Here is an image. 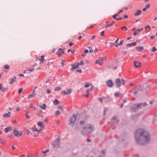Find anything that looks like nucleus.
<instances>
[{"label":"nucleus","mask_w":157,"mask_h":157,"mask_svg":"<svg viewBox=\"0 0 157 157\" xmlns=\"http://www.w3.org/2000/svg\"><path fill=\"white\" fill-rule=\"evenodd\" d=\"M135 135L136 142L139 144H145L148 143L150 141V137L149 134L143 129H137Z\"/></svg>","instance_id":"1"},{"label":"nucleus","mask_w":157,"mask_h":157,"mask_svg":"<svg viewBox=\"0 0 157 157\" xmlns=\"http://www.w3.org/2000/svg\"><path fill=\"white\" fill-rule=\"evenodd\" d=\"M94 130V126L90 124H87L82 128L81 130V133L83 135H86L92 133Z\"/></svg>","instance_id":"2"},{"label":"nucleus","mask_w":157,"mask_h":157,"mask_svg":"<svg viewBox=\"0 0 157 157\" xmlns=\"http://www.w3.org/2000/svg\"><path fill=\"white\" fill-rule=\"evenodd\" d=\"M125 83L123 79L121 80L119 78H117L115 81V84L117 86V88L120 87L121 85H124Z\"/></svg>","instance_id":"3"},{"label":"nucleus","mask_w":157,"mask_h":157,"mask_svg":"<svg viewBox=\"0 0 157 157\" xmlns=\"http://www.w3.org/2000/svg\"><path fill=\"white\" fill-rule=\"evenodd\" d=\"M106 57H101L98 59L96 60L95 63L98 64L100 66H101L103 64V62L106 60Z\"/></svg>","instance_id":"4"},{"label":"nucleus","mask_w":157,"mask_h":157,"mask_svg":"<svg viewBox=\"0 0 157 157\" xmlns=\"http://www.w3.org/2000/svg\"><path fill=\"white\" fill-rule=\"evenodd\" d=\"M76 119V117L75 116V115L73 114L70 119V122L69 123V125L72 126H73L74 124Z\"/></svg>","instance_id":"5"},{"label":"nucleus","mask_w":157,"mask_h":157,"mask_svg":"<svg viewBox=\"0 0 157 157\" xmlns=\"http://www.w3.org/2000/svg\"><path fill=\"white\" fill-rule=\"evenodd\" d=\"M147 105L146 103H140L139 104L134 105V107L136 109H138L139 108H142L143 107Z\"/></svg>","instance_id":"6"},{"label":"nucleus","mask_w":157,"mask_h":157,"mask_svg":"<svg viewBox=\"0 0 157 157\" xmlns=\"http://www.w3.org/2000/svg\"><path fill=\"white\" fill-rule=\"evenodd\" d=\"M23 133V132L22 131H18L16 129H14L13 134L16 137H19L21 136Z\"/></svg>","instance_id":"7"},{"label":"nucleus","mask_w":157,"mask_h":157,"mask_svg":"<svg viewBox=\"0 0 157 157\" xmlns=\"http://www.w3.org/2000/svg\"><path fill=\"white\" fill-rule=\"evenodd\" d=\"M106 84L108 86L112 87L113 85V83L111 80H109L106 82Z\"/></svg>","instance_id":"8"},{"label":"nucleus","mask_w":157,"mask_h":157,"mask_svg":"<svg viewBox=\"0 0 157 157\" xmlns=\"http://www.w3.org/2000/svg\"><path fill=\"white\" fill-rule=\"evenodd\" d=\"M62 50L63 49L61 48H59L58 49V51L56 53L58 56L60 57L61 56L62 54L64 53V51H63Z\"/></svg>","instance_id":"9"},{"label":"nucleus","mask_w":157,"mask_h":157,"mask_svg":"<svg viewBox=\"0 0 157 157\" xmlns=\"http://www.w3.org/2000/svg\"><path fill=\"white\" fill-rule=\"evenodd\" d=\"M134 65L136 68H139L141 67V64L139 62L135 61L134 62Z\"/></svg>","instance_id":"10"},{"label":"nucleus","mask_w":157,"mask_h":157,"mask_svg":"<svg viewBox=\"0 0 157 157\" xmlns=\"http://www.w3.org/2000/svg\"><path fill=\"white\" fill-rule=\"evenodd\" d=\"M71 66L72 67V68L71 69V70H73L74 69L77 68L79 67V63L76 62L74 64H72Z\"/></svg>","instance_id":"11"},{"label":"nucleus","mask_w":157,"mask_h":157,"mask_svg":"<svg viewBox=\"0 0 157 157\" xmlns=\"http://www.w3.org/2000/svg\"><path fill=\"white\" fill-rule=\"evenodd\" d=\"M10 116V112H8L7 113L4 114L3 115V117L4 118H8Z\"/></svg>","instance_id":"12"},{"label":"nucleus","mask_w":157,"mask_h":157,"mask_svg":"<svg viewBox=\"0 0 157 157\" xmlns=\"http://www.w3.org/2000/svg\"><path fill=\"white\" fill-rule=\"evenodd\" d=\"M37 125L38 126L40 127L41 128L44 127V123L42 121H40L37 123Z\"/></svg>","instance_id":"13"},{"label":"nucleus","mask_w":157,"mask_h":157,"mask_svg":"<svg viewBox=\"0 0 157 157\" xmlns=\"http://www.w3.org/2000/svg\"><path fill=\"white\" fill-rule=\"evenodd\" d=\"M12 129V128L11 127H9L7 128H6L4 129V130L6 132H8L10 131Z\"/></svg>","instance_id":"14"},{"label":"nucleus","mask_w":157,"mask_h":157,"mask_svg":"<svg viewBox=\"0 0 157 157\" xmlns=\"http://www.w3.org/2000/svg\"><path fill=\"white\" fill-rule=\"evenodd\" d=\"M34 90H33V94H30L29 96L28 97V98L29 99L31 98L34 97H35V95H34V93H35Z\"/></svg>","instance_id":"15"},{"label":"nucleus","mask_w":157,"mask_h":157,"mask_svg":"<svg viewBox=\"0 0 157 157\" xmlns=\"http://www.w3.org/2000/svg\"><path fill=\"white\" fill-rule=\"evenodd\" d=\"M41 59H40L39 60L40 61V63H44V56H41Z\"/></svg>","instance_id":"16"},{"label":"nucleus","mask_w":157,"mask_h":157,"mask_svg":"<svg viewBox=\"0 0 157 157\" xmlns=\"http://www.w3.org/2000/svg\"><path fill=\"white\" fill-rule=\"evenodd\" d=\"M39 107L43 110H45L46 108V104H44L43 105H40Z\"/></svg>","instance_id":"17"},{"label":"nucleus","mask_w":157,"mask_h":157,"mask_svg":"<svg viewBox=\"0 0 157 157\" xmlns=\"http://www.w3.org/2000/svg\"><path fill=\"white\" fill-rule=\"evenodd\" d=\"M136 49L138 51H141L144 49V47L142 46L137 47L136 48Z\"/></svg>","instance_id":"18"},{"label":"nucleus","mask_w":157,"mask_h":157,"mask_svg":"<svg viewBox=\"0 0 157 157\" xmlns=\"http://www.w3.org/2000/svg\"><path fill=\"white\" fill-rule=\"evenodd\" d=\"M16 77H14L13 78L11 79L10 82V84H12L16 80Z\"/></svg>","instance_id":"19"},{"label":"nucleus","mask_w":157,"mask_h":157,"mask_svg":"<svg viewBox=\"0 0 157 157\" xmlns=\"http://www.w3.org/2000/svg\"><path fill=\"white\" fill-rule=\"evenodd\" d=\"M157 51V49L155 46L151 48V50H150L152 52H155Z\"/></svg>","instance_id":"20"},{"label":"nucleus","mask_w":157,"mask_h":157,"mask_svg":"<svg viewBox=\"0 0 157 157\" xmlns=\"http://www.w3.org/2000/svg\"><path fill=\"white\" fill-rule=\"evenodd\" d=\"M141 11L140 10H137L136 12L135 13V16H138L141 13Z\"/></svg>","instance_id":"21"},{"label":"nucleus","mask_w":157,"mask_h":157,"mask_svg":"<svg viewBox=\"0 0 157 157\" xmlns=\"http://www.w3.org/2000/svg\"><path fill=\"white\" fill-rule=\"evenodd\" d=\"M72 91V90L71 89H67V94H68L71 93Z\"/></svg>","instance_id":"22"},{"label":"nucleus","mask_w":157,"mask_h":157,"mask_svg":"<svg viewBox=\"0 0 157 157\" xmlns=\"http://www.w3.org/2000/svg\"><path fill=\"white\" fill-rule=\"evenodd\" d=\"M4 68L6 69H9L10 68V66L8 64L5 65L4 66Z\"/></svg>","instance_id":"23"},{"label":"nucleus","mask_w":157,"mask_h":157,"mask_svg":"<svg viewBox=\"0 0 157 157\" xmlns=\"http://www.w3.org/2000/svg\"><path fill=\"white\" fill-rule=\"evenodd\" d=\"M54 104L55 105H57L59 104V101L57 100H55L54 101Z\"/></svg>","instance_id":"24"},{"label":"nucleus","mask_w":157,"mask_h":157,"mask_svg":"<svg viewBox=\"0 0 157 157\" xmlns=\"http://www.w3.org/2000/svg\"><path fill=\"white\" fill-rule=\"evenodd\" d=\"M114 22L113 21L112 22V23H111L109 24H108V25H106L105 26V27L106 28V27H108L112 26L113 25V24H114Z\"/></svg>","instance_id":"25"},{"label":"nucleus","mask_w":157,"mask_h":157,"mask_svg":"<svg viewBox=\"0 0 157 157\" xmlns=\"http://www.w3.org/2000/svg\"><path fill=\"white\" fill-rule=\"evenodd\" d=\"M121 95V94L119 92H116L114 94V95L116 97H119Z\"/></svg>","instance_id":"26"},{"label":"nucleus","mask_w":157,"mask_h":157,"mask_svg":"<svg viewBox=\"0 0 157 157\" xmlns=\"http://www.w3.org/2000/svg\"><path fill=\"white\" fill-rule=\"evenodd\" d=\"M8 87H7L6 88L3 87L1 90H2V91H3V92H5L7 91L8 90Z\"/></svg>","instance_id":"27"},{"label":"nucleus","mask_w":157,"mask_h":157,"mask_svg":"<svg viewBox=\"0 0 157 157\" xmlns=\"http://www.w3.org/2000/svg\"><path fill=\"white\" fill-rule=\"evenodd\" d=\"M0 143L2 144H4L5 143V141L2 139H1L0 140Z\"/></svg>","instance_id":"28"},{"label":"nucleus","mask_w":157,"mask_h":157,"mask_svg":"<svg viewBox=\"0 0 157 157\" xmlns=\"http://www.w3.org/2000/svg\"><path fill=\"white\" fill-rule=\"evenodd\" d=\"M61 89V88L59 87H57L55 88V90L56 91H58Z\"/></svg>","instance_id":"29"},{"label":"nucleus","mask_w":157,"mask_h":157,"mask_svg":"<svg viewBox=\"0 0 157 157\" xmlns=\"http://www.w3.org/2000/svg\"><path fill=\"white\" fill-rule=\"evenodd\" d=\"M90 84L88 83H86V84L84 86L85 88H87L89 86H90Z\"/></svg>","instance_id":"30"},{"label":"nucleus","mask_w":157,"mask_h":157,"mask_svg":"<svg viewBox=\"0 0 157 157\" xmlns=\"http://www.w3.org/2000/svg\"><path fill=\"white\" fill-rule=\"evenodd\" d=\"M89 52H90V53H92L93 52V49H92V48L91 47H89Z\"/></svg>","instance_id":"31"},{"label":"nucleus","mask_w":157,"mask_h":157,"mask_svg":"<svg viewBox=\"0 0 157 157\" xmlns=\"http://www.w3.org/2000/svg\"><path fill=\"white\" fill-rule=\"evenodd\" d=\"M60 113V112L59 110H57L55 113L56 115H59Z\"/></svg>","instance_id":"32"},{"label":"nucleus","mask_w":157,"mask_h":157,"mask_svg":"<svg viewBox=\"0 0 157 157\" xmlns=\"http://www.w3.org/2000/svg\"><path fill=\"white\" fill-rule=\"evenodd\" d=\"M121 29H123L125 30H128V28L125 26H124V27H121Z\"/></svg>","instance_id":"33"},{"label":"nucleus","mask_w":157,"mask_h":157,"mask_svg":"<svg viewBox=\"0 0 157 157\" xmlns=\"http://www.w3.org/2000/svg\"><path fill=\"white\" fill-rule=\"evenodd\" d=\"M49 151V150L48 149L46 150L45 151H42V153L44 154H45L47 153Z\"/></svg>","instance_id":"34"},{"label":"nucleus","mask_w":157,"mask_h":157,"mask_svg":"<svg viewBox=\"0 0 157 157\" xmlns=\"http://www.w3.org/2000/svg\"><path fill=\"white\" fill-rule=\"evenodd\" d=\"M84 63V62L83 61H81L80 62V63H79V65H83Z\"/></svg>","instance_id":"35"},{"label":"nucleus","mask_w":157,"mask_h":157,"mask_svg":"<svg viewBox=\"0 0 157 157\" xmlns=\"http://www.w3.org/2000/svg\"><path fill=\"white\" fill-rule=\"evenodd\" d=\"M62 94L63 95H67V92L65 91H63L62 92Z\"/></svg>","instance_id":"36"},{"label":"nucleus","mask_w":157,"mask_h":157,"mask_svg":"<svg viewBox=\"0 0 157 157\" xmlns=\"http://www.w3.org/2000/svg\"><path fill=\"white\" fill-rule=\"evenodd\" d=\"M27 69H28V71H30V72H32L33 71V70H34V68L29 69L27 68Z\"/></svg>","instance_id":"37"},{"label":"nucleus","mask_w":157,"mask_h":157,"mask_svg":"<svg viewBox=\"0 0 157 157\" xmlns=\"http://www.w3.org/2000/svg\"><path fill=\"white\" fill-rule=\"evenodd\" d=\"M143 28L138 29H137V31H138V33H139V32L142 31L143 30Z\"/></svg>","instance_id":"38"},{"label":"nucleus","mask_w":157,"mask_h":157,"mask_svg":"<svg viewBox=\"0 0 157 157\" xmlns=\"http://www.w3.org/2000/svg\"><path fill=\"white\" fill-rule=\"evenodd\" d=\"M145 29H148L149 31L150 30V26H146L145 27Z\"/></svg>","instance_id":"39"},{"label":"nucleus","mask_w":157,"mask_h":157,"mask_svg":"<svg viewBox=\"0 0 157 157\" xmlns=\"http://www.w3.org/2000/svg\"><path fill=\"white\" fill-rule=\"evenodd\" d=\"M61 61H62V66L63 67L64 65V62H65V60L63 59H62V60Z\"/></svg>","instance_id":"40"},{"label":"nucleus","mask_w":157,"mask_h":157,"mask_svg":"<svg viewBox=\"0 0 157 157\" xmlns=\"http://www.w3.org/2000/svg\"><path fill=\"white\" fill-rule=\"evenodd\" d=\"M58 109H60L62 111L63 110V108L61 106H59L58 107Z\"/></svg>","instance_id":"41"},{"label":"nucleus","mask_w":157,"mask_h":157,"mask_svg":"<svg viewBox=\"0 0 157 157\" xmlns=\"http://www.w3.org/2000/svg\"><path fill=\"white\" fill-rule=\"evenodd\" d=\"M85 122V121H81L80 122V124L82 125L84 124Z\"/></svg>","instance_id":"42"},{"label":"nucleus","mask_w":157,"mask_h":157,"mask_svg":"<svg viewBox=\"0 0 157 157\" xmlns=\"http://www.w3.org/2000/svg\"><path fill=\"white\" fill-rule=\"evenodd\" d=\"M22 88L19 89V91H18V93L19 94L20 93H21L22 92Z\"/></svg>","instance_id":"43"},{"label":"nucleus","mask_w":157,"mask_h":157,"mask_svg":"<svg viewBox=\"0 0 157 157\" xmlns=\"http://www.w3.org/2000/svg\"><path fill=\"white\" fill-rule=\"evenodd\" d=\"M136 42H133V43H131V45H132H132L133 46H134L136 45Z\"/></svg>","instance_id":"44"},{"label":"nucleus","mask_w":157,"mask_h":157,"mask_svg":"<svg viewBox=\"0 0 157 157\" xmlns=\"http://www.w3.org/2000/svg\"><path fill=\"white\" fill-rule=\"evenodd\" d=\"M117 118V117H114L113 118L112 120V121L113 122Z\"/></svg>","instance_id":"45"},{"label":"nucleus","mask_w":157,"mask_h":157,"mask_svg":"<svg viewBox=\"0 0 157 157\" xmlns=\"http://www.w3.org/2000/svg\"><path fill=\"white\" fill-rule=\"evenodd\" d=\"M138 33L137 31H136L135 32L133 33V35L134 36L136 35V34Z\"/></svg>","instance_id":"46"},{"label":"nucleus","mask_w":157,"mask_h":157,"mask_svg":"<svg viewBox=\"0 0 157 157\" xmlns=\"http://www.w3.org/2000/svg\"><path fill=\"white\" fill-rule=\"evenodd\" d=\"M123 42L124 41L123 40H121L119 44V45H122L123 44Z\"/></svg>","instance_id":"47"},{"label":"nucleus","mask_w":157,"mask_h":157,"mask_svg":"<svg viewBox=\"0 0 157 157\" xmlns=\"http://www.w3.org/2000/svg\"><path fill=\"white\" fill-rule=\"evenodd\" d=\"M48 118L47 117H46L44 119V121L46 122H47L48 121Z\"/></svg>","instance_id":"48"},{"label":"nucleus","mask_w":157,"mask_h":157,"mask_svg":"<svg viewBox=\"0 0 157 157\" xmlns=\"http://www.w3.org/2000/svg\"><path fill=\"white\" fill-rule=\"evenodd\" d=\"M104 31H103L101 32V36H104Z\"/></svg>","instance_id":"49"},{"label":"nucleus","mask_w":157,"mask_h":157,"mask_svg":"<svg viewBox=\"0 0 157 157\" xmlns=\"http://www.w3.org/2000/svg\"><path fill=\"white\" fill-rule=\"evenodd\" d=\"M74 44V43H72L71 42H70L69 43V45L70 46H71L72 45H73Z\"/></svg>","instance_id":"50"},{"label":"nucleus","mask_w":157,"mask_h":157,"mask_svg":"<svg viewBox=\"0 0 157 157\" xmlns=\"http://www.w3.org/2000/svg\"><path fill=\"white\" fill-rule=\"evenodd\" d=\"M46 92L48 94H49L50 92V90L49 89H47L46 90Z\"/></svg>","instance_id":"51"},{"label":"nucleus","mask_w":157,"mask_h":157,"mask_svg":"<svg viewBox=\"0 0 157 157\" xmlns=\"http://www.w3.org/2000/svg\"><path fill=\"white\" fill-rule=\"evenodd\" d=\"M155 35H154L153 36H151V37H150V39L151 40H152V39H153L155 37Z\"/></svg>","instance_id":"52"},{"label":"nucleus","mask_w":157,"mask_h":157,"mask_svg":"<svg viewBox=\"0 0 157 157\" xmlns=\"http://www.w3.org/2000/svg\"><path fill=\"white\" fill-rule=\"evenodd\" d=\"M76 71L77 72H80V73H81L82 72V70L81 69H79V70H76Z\"/></svg>","instance_id":"53"},{"label":"nucleus","mask_w":157,"mask_h":157,"mask_svg":"<svg viewBox=\"0 0 157 157\" xmlns=\"http://www.w3.org/2000/svg\"><path fill=\"white\" fill-rule=\"evenodd\" d=\"M2 88V83L0 84V90H1Z\"/></svg>","instance_id":"54"},{"label":"nucleus","mask_w":157,"mask_h":157,"mask_svg":"<svg viewBox=\"0 0 157 157\" xmlns=\"http://www.w3.org/2000/svg\"><path fill=\"white\" fill-rule=\"evenodd\" d=\"M88 50L87 49H86V50H85L84 51V53H85V54H86V53H88Z\"/></svg>","instance_id":"55"},{"label":"nucleus","mask_w":157,"mask_h":157,"mask_svg":"<svg viewBox=\"0 0 157 157\" xmlns=\"http://www.w3.org/2000/svg\"><path fill=\"white\" fill-rule=\"evenodd\" d=\"M150 8V4H148V5H147L146 6V8L147 9L148 8Z\"/></svg>","instance_id":"56"},{"label":"nucleus","mask_w":157,"mask_h":157,"mask_svg":"<svg viewBox=\"0 0 157 157\" xmlns=\"http://www.w3.org/2000/svg\"><path fill=\"white\" fill-rule=\"evenodd\" d=\"M12 148L13 150H14L16 149V147L13 145L12 146Z\"/></svg>","instance_id":"57"},{"label":"nucleus","mask_w":157,"mask_h":157,"mask_svg":"<svg viewBox=\"0 0 157 157\" xmlns=\"http://www.w3.org/2000/svg\"><path fill=\"white\" fill-rule=\"evenodd\" d=\"M20 108L19 107H17V108H16V111H19L20 110Z\"/></svg>","instance_id":"58"},{"label":"nucleus","mask_w":157,"mask_h":157,"mask_svg":"<svg viewBox=\"0 0 157 157\" xmlns=\"http://www.w3.org/2000/svg\"><path fill=\"white\" fill-rule=\"evenodd\" d=\"M119 40V38H117V40L114 42V43H115V44L117 43L118 42Z\"/></svg>","instance_id":"59"},{"label":"nucleus","mask_w":157,"mask_h":157,"mask_svg":"<svg viewBox=\"0 0 157 157\" xmlns=\"http://www.w3.org/2000/svg\"><path fill=\"white\" fill-rule=\"evenodd\" d=\"M127 46L128 47H131L132 46L131 44H126Z\"/></svg>","instance_id":"60"},{"label":"nucleus","mask_w":157,"mask_h":157,"mask_svg":"<svg viewBox=\"0 0 157 157\" xmlns=\"http://www.w3.org/2000/svg\"><path fill=\"white\" fill-rule=\"evenodd\" d=\"M115 44V43H110V46H113V45H114Z\"/></svg>","instance_id":"61"},{"label":"nucleus","mask_w":157,"mask_h":157,"mask_svg":"<svg viewBox=\"0 0 157 157\" xmlns=\"http://www.w3.org/2000/svg\"><path fill=\"white\" fill-rule=\"evenodd\" d=\"M26 117L27 119H29V117L28 114L26 115Z\"/></svg>","instance_id":"62"},{"label":"nucleus","mask_w":157,"mask_h":157,"mask_svg":"<svg viewBox=\"0 0 157 157\" xmlns=\"http://www.w3.org/2000/svg\"><path fill=\"white\" fill-rule=\"evenodd\" d=\"M128 17V15H125V16H124V17L123 18H127Z\"/></svg>","instance_id":"63"},{"label":"nucleus","mask_w":157,"mask_h":157,"mask_svg":"<svg viewBox=\"0 0 157 157\" xmlns=\"http://www.w3.org/2000/svg\"><path fill=\"white\" fill-rule=\"evenodd\" d=\"M94 88V87L93 86H92L91 88H90V90H92Z\"/></svg>","instance_id":"64"}]
</instances>
